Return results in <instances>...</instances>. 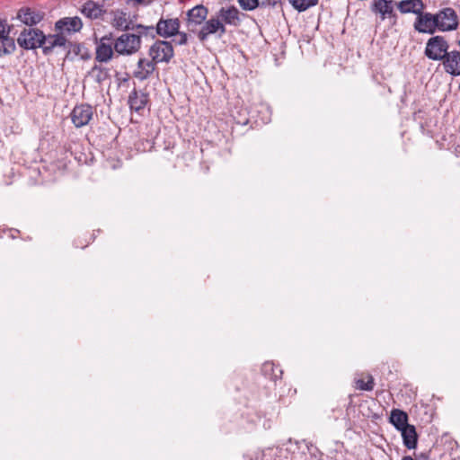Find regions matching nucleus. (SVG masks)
I'll return each mask as SVG.
<instances>
[{"mask_svg":"<svg viewBox=\"0 0 460 460\" xmlns=\"http://www.w3.org/2000/svg\"><path fill=\"white\" fill-rule=\"evenodd\" d=\"M244 13L234 5L222 6L211 15L203 25L200 31L199 40L205 41L211 35L221 38L226 33V27H239L242 23Z\"/></svg>","mask_w":460,"mask_h":460,"instance_id":"obj_1","label":"nucleus"},{"mask_svg":"<svg viewBox=\"0 0 460 460\" xmlns=\"http://www.w3.org/2000/svg\"><path fill=\"white\" fill-rule=\"evenodd\" d=\"M181 22L178 18H161L155 26V32L162 38L175 37L174 41L178 45H185L188 42V34L180 31Z\"/></svg>","mask_w":460,"mask_h":460,"instance_id":"obj_2","label":"nucleus"},{"mask_svg":"<svg viewBox=\"0 0 460 460\" xmlns=\"http://www.w3.org/2000/svg\"><path fill=\"white\" fill-rule=\"evenodd\" d=\"M208 9L203 4H198L186 13V26L190 32L197 35L199 40L200 31L208 21Z\"/></svg>","mask_w":460,"mask_h":460,"instance_id":"obj_3","label":"nucleus"},{"mask_svg":"<svg viewBox=\"0 0 460 460\" xmlns=\"http://www.w3.org/2000/svg\"><path fill=\"white\" fill-rule=\"evenodd\" d=\"M140 35L123 33L114 40L115 52L122 56H131L141 49Z\"/></svg>","mask_w":460,"mask_h":460,"instance_id":"obj_4","label":"nucleus"},{"mask_svg":"<svg viewBox=\"0 0 460 460\" xmlns=\"http://www.w3.org/2000/svg\"><path fill=\"white\" fill-rule=\"evenodd\" d=\"M449 43L444 36L436 35L429 38L425 46L424 55L430 60L441 61L447 54Z\"/></svg>","mask_w":460,"mask_h":460,"instance_id":"obj_5","label":"nucleus"},{"mask_svg":"<svg viewBox=\"0 0 460 460\" xmlns=\"http://www.w3.org/2000/svg\"><path fill=\"white\" fill-rule=\"evenodd\" d=\"M438 31L447 32L457 29L459 24L456 12L451 7H445L435 13Z\"/></svg>","mask_w":460,"mask_h":460,"instance_id":"obj_6","label":"nucleus"},{"mask_svg":"<svg viewBox=\"0 0 460 460\" xmlns=\"http://www.w3.org/2000/svg\"><path fill=\"white\" fill-rule=\"evenodd\" d=\"M172 45L165 40H156L149 49L148 55L155 64L168 63L173 57Z\"/></svg>","mask_w":460,"mask_h":460,"instance_id":"obj_7","label":"nucleus"},{"mask_svg":"<svg viewBox=\"0 0 460 460\" xmlns=\"http://www.w3.org/2000/svg\"><path fill=\"white\" fill-rule=\"evenodd\" d=\"M42 41H44V34L37 29H25L17 39L18 44L26 49L42 47Z\"/></svg>","mask_w":460,"mask_h":460,"instance_id":"obj_8","label":"nucleus"},{"mask_svg":"<svg viewBox=\"0 0 460 460\" xmlns=\"http://www.w3.org/2000/svg\"><path fill=\"white\" fill-rule=\"evenodd\" d=\"M413 27L420 33L433 35L438 31L435 13H425L422 10L416 17Z\"/></svg>","mask_w":460,"mask_h":460,"instance_id":"obj_9","label":"nucleus"},{"mask_svg":"<svg viewBox=\"0 0 460 460\" xmlns=\"http://www.w3.org/2000/svg\"><path fill=\"white\" fill-rule=\"evenodd\" d=\"M114 41L111 36H103L96 44L95 61L100 63H107L112 59L114 56Z\"/></svg>","mask_w":460,"mask_h":460,"instance_id":"obj_10","label":"nucleus"},{"mask_svg":"<svg viewBox=\"0 0 460 460\" xmlns=\"http://www.w3.org/2000/svg\"><path fill=\"white\" fill-rule=\"evenodd\" d=\"M93 111L88 104L76 105L71 112V120L76 128L87 125L92 119Z\"/></svg>","mask_w":460,"mask_h":460,"instance_id":"obj_11","label":"nucleus"},{"mask_svg":"<svg viewBox=\"0 0 460 460\" xmlns=\"http://www.w3.org/2000/svg\"><path fill=\"white\" fill-rule=\"evenodd\" d=\"M441 62L446 73L453 76L460 75V51H448Z\"/></svg>","mask_w":460,"mask_h":460,"instance_id":"obj_12","label":"nucleus"},{"mask_svg":"<svg viewBox=\"0 0 460 460\" xmlns=\"http://www.w3.org/2000/svg\"><path fill=\"white\" fill-rule=\"evenodd\" d=\"M156 64L153 60L139 58L133 71V76L139 81H145L154 74Z\"/></svg>","mask_w":460,"mask_h":460,"instance_id":"obj_13","label":"nucleus"},{"mask_svg":"<svg viewBox=\"0 0 460 460\" xmlns=\"http://www.w3.org/2000/svg\"><path fill=\"white\" fill-rule=\"evenodd\" d=\"M9 28L7 24L0 20V57L10 55L15 50L13 39L9 37Z\"/></svg>","mask_w":460,"mask_h":460,"instance_id":"obj_14","label":"nucleus"},{"mask_svg":"<svg viewBox=\"0 0 460 460\" xmlns=\"http://www.w3.org/2000/svg\"><path fill=\"white\" fill-rule=\"evenodd\" d=\"M55 27L61 33L64 31L70 33L79 31L83 27V23L79 17H66L58 20Z\"/></svg>","mask_w":460,"mask_h":460,"instance_id":"obj_15","label":"nucleus"},{"mask_svg":"<svg viewBox=\"0 0 460 460\" xmlns=\"http://www.w3.org/2000/svg\"><path fill=\"white\" fill-rule=\"evenodd\" d=\"M67 40L66 37L60 32L58 34L44 35V41H42V49L44 54L48 55L52 52V50L57 48H65L66 46Z\"/></svg>","mask_w":460,"mask_h":460,"instance_id":"obj_16","label":"nucleus"},{"mask_svg":"<svg viewBox=\"0 0 460 460\" xmlns=\"http://www.w3.org/2000/svg\"><path fill=\"white\" fill-rule=\"evenodd\" d=\"M372 11L379 13L383 21L394 16V4L391 0H374Z\"/></svg>","mask_w":460,"mask_h":460,"instance_id":"obj_17","label":"nucleus"},{"mask_svg":"<svg viewBox=\"0 0 460 460\" xmlns=\"http://www.w3.org/2000/svg\"><path fill=\"white\" fill-rule=\"evenodd\" d=\"M17 19L26 25L32 26L39 23L43 19V15L34 9L22 8L17 13Z\"/></svg>","mask_w":460,"mask_h":460,"instance_id":"obj_18","label":"nucleus"},{"mask_svg":"<svg viewBox=\"0 0 460 460\" xmlns=\"http://www.w3.org/2000/svg\"><path fill=\"white\" fill-rule=\"evenodd\" d=\"M422 0H402L397 4V7L402 13H415L417 16L424 9Z\"/></svg>","mask_w":460,"mask_h":460,"instance_id":"obj_19","label":"nucleus"},{"mask_svg":"<svg viewBox=\"0 0 460 460\" xmlns=\"http://www.w3.org/2000/svg\"><path fill=\"white\" fill-rule=\"evenodd\" d=\"M400 431L402 432L404 446L409 449L415 448L418 440L415 427L413 425H408Z\"/></svg>","mask_w":460,"mask_h":460,"instance_id":"obj_20","label":"nucleus"},{"mask_svg":"<svg viewBox=\"0 0 460 460\" xmlns=\"http://www.w3.org/2000/svg\"><path fill=\"white\" fill-rule=\"evenodd\" d=\"M130 24L131 21H129V16L126 12L117 10L113 13V27L123 31H128L132 27Z\"/></svg>","mask_w":460,"mask_h":460,"instance_id":"obj_21","label":"nucleus"},{"mask_svg":"<svg viewBox=\"0 0 460 460\" xmlns=\"http://www.w3.org/2000/svg\"><path fill=\"white\" fill-rule=\"evenodd\" d=\"M390 422L396 428V429L401 430L409 425L408 415L403 411L394 409L391 411Z\"/></svg>","mask_w":460,"mask_h":460,"instance_id":"obj_22","label":"nucleus"},{"mask_svg":"<svg viewBox=\"0 0 460 460\" xmlns=\"http://www.w3.org/2000/svg\"><path fill=\"white\" fill-rule=\"evenodd\" d=\"M147 102V96L145 93L134 91L128 97V103L132 110L139 111Z\"/></svg>","mask_w":460,"mask_h":460,"instance_id":"obj_23","label":"nucleus"},{"mask_svg":"<svg viewBox=\"0 0 460 460\" xmlns=\"http://www.w3.org/2000/svg\"><path fill=\"white\" fill-rule=\"evenodd\" d=\"M82 13L91 19H97L102 14L103 10L100 4L87 1L82 7Z\"/></svg>","mask_w":460,"mask_h":460,"instance_id":"obj_24","label":"nucleus"},{"mask_svg":"<svg viewBox=\"0 0 460 460\" xmlns=\"http://www.w3.org/2000/svg\"><path fill=\"white\" fill-rule=\"evenodd\" d=\"M88 76L91 77L94 82L102 84L110 77V71L106 67L94 65L88 72Z\"/></svg>","mask_w":460,"mask_h":460,"instance_id":"obj_25","label":"nucleus"},{"mask_svg":"<svg viewBox=\"0 0 460 460\" xmlns=\"http://www.w3.org/2000/svg\"><path fill=\"white\" fill-rule=\"evenodd\" d=\"M261 371L263 375L272 380L279 378L282 375V370L274 365L273 362H265L262 365Z\"/></svg>","mask_w":460,"mask_h":460,"instance_id":"obj_26","label":"nucleus"},{"mask_svg":"<svg viewBox=\"0 0 460 460\" xmlns=\"http://www.w3.org/2000/svg\"><path fill=\"white\" fill-rule=\"evenodd\" d=\"M290 4L298 12H304L317 4L318 0H289Z\"/></svg>","mask_w":460,"mask_h":460,"instance_id":"obj_27","label":"nucleus"},{"mask_svg":"<svg viewBox=\"0 0 460 460\" xmlns=\"http://www.w3.org/2000/svg\"><path fill=\"white\" fill-rule=\"evenodd\" d=\"M130 30L136 31L137 32V35H140V38L142 36H147V35L155 37L154 32L155 31V27H154V26L136 24V25H132Z\"/></svg>","mask_w":460,"mask_h":460,"instance_id":"obj_28","label":"nucleus"},{"mask_svg":"<svg viewBox=\"0 0 460 460\" xmlns=\"http://www.w3.org/2000/svg\"><path fill=\"white\" fill-rule=\"evenodd\" d=\"M367 378V382L363 379H355L356 388L362 391H372L374 388L373 377L368 376Z\"/></svg>","mask_w":460,"mask_h":460,"instance_id":"obj_29","label":"nucleus"},{"mask_svg":"<svg viewBox=\"0 0 460 460\" xmlns=\"http://www.w3.org/2000/svg\"><path fill=\"white\" fill-rule=\"evenodd\" d=\"M241 7L244 10L252 11L259 5L258 0H238Z\"/></svg>","mask_w":460,"mask_h":460,"instance_id":"obj_30","label":"nucleus"},{"mask_svg":"<svg viewBox=\"0 0 460 460\" xmlns=\"http://www.w3.org/2000/svg\"><path fill=\"white\" fill-rule=\"evenodd\" d=\"M152 2H153V0H127V4H132L133 6H137V5L147 6Z\"/></svg>","mask_w":460,"mask_h":460,"instance_id":"obj_31","label":"nucleus"},{"mask_svg":"<svg viewBox=\"0 0 460 460\" xmlns=\"http://www.w3.org/2000/svg\"><path fill=\"white\" fill-rule=\"evenodd\" d=\"M277 4V0H262V5H275Z\"/></svg>","mask_w":460,"mask_h":460,"instance_id":"obj_32","label":"nucleus"},{"mask_svg":"<svg viewBox=\"0 0 460 460\" xmlns=\"http://www.w3.org/2000/svg\"><path fill=\"white\" fill-rule=\"evenodd\" d=\"M402 460H413V458L411 456H405L402 457Z\"/></svg>","mask_w":460,"mask_h":460,"instance_id":"obj_33","label":"nucleus"}]
</instances>
